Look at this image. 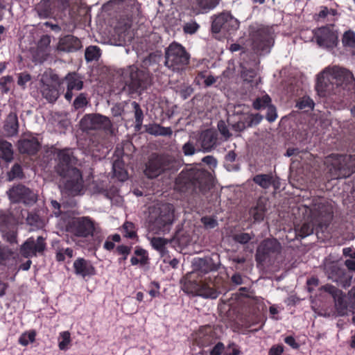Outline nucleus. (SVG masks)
<instances>
[{"instance_id": "1", "label": "nucleus", "mask_w": 355, "mask_h": 355, "mask_svg": "<svg viewBox=\"0 0 355 355\" xmlns=\"http://www.w3.org/2000/svg\"><path fill=\"white\" fill-rule=\"evenodd\" d=\"M40 18L62 22H91L89 11L73 0H41L35 7Z\"/></svg>"}, {"instance_id": "2", "label": "nucleus", "mask_w": 355, "mask_h": 355, "mask_svg": "<svg viewBox=\"0 0 355 355\" xmlns=\"http://www.w3.org/2000/svg\"><path fill=\"white\" fill-rule=\"evenodd\" d=\"M56 155L58 163L55 166V171L61 178L64 189L70 194H80L84 189V180L82 171L75 166L77 159L71 149H58Z\"/></svg>"}, {"instance_id": "3", "label": "nucleus", "mask_w": 355, "mask_h": 355, "mask_svg": "<svg viewBox=\"0 0 355 355\" xmlns=\"http://www.w3.org/2000/svg\"><path fill=\"white\" fill-rule=\"evenodd\" d=\"M277 26L278 24H272L271 26L251 24L249 26L246 42L255 54L265 55L270 52L279 33L276 30Z\"/></svg>"}, {"instance_id": "4", "label": "nucleus", "mask_w": 355, "mask_h": 355, "mask_svg": "<svg viewBox=\"0 0 355 355\" xmlns=\"http://www.w3.org/2000/svg\"><path fill=\"white\" fill-rule=\"evenodd\" d=\"M119 73L124 80L123 91L131 97L147 92L154 83L153 74L149 70L139 69L135 64L120 69Z\"/></svg>"}, {"instance_id": "5", "label": "nucleus", "mask_w": 355, "mask_h": 355, "mask_svg": "<svg viewBox=\"0 0 355 355\" xmlns=\"http://www.w3.org/2000/svg\"><path fill=\"white\" fill-rule=\"evenodd\" d=\"M176 182L182 189L192 188L202 193L209 191L211 187L210 173L205 170L191 168L182 171L176 179Z\"/></svg>"}, {"instance_id": "6", "label": "nucleus", "mask_w": 355, "mask_h": 355, "mask_svg": "<svg viewBox=\"0 0 355 355\" xmlns=\"http://www.w3.org/2000/svg\"><path fill=\"white\" fill-rule=\"evenodd\" d=\"M190 57L183 45L173 42L165 49L164 65L173 72L181 73L189 64Z\"/></svg>"}, {"instance_id": "7", "label": "nucleus", "mask_w": 355, "mask_h": 355, "mask_svg": "<svg viewBox=\"0 0 355 355\" xmlns=\"http://www.w3.org/2000/svg\"><path fill=\"white\" fill-rule=\"evenodd\" d=\"M175 220V207L169 202L158 204L150 216L153 229L164 234L169 232Z\"/></svg>"}, {"instance_id": "8", "label": "nucleus", "mask_w": 355, "mask_h": 355, "mask_svg": "<svg viewBox=\"0 0 355 355\" xmlns=\"http://www.w3.org/2000/svg\"><path fill=\"white\" fill-rule=\"evenodd\" d=\"M95 24L105 43L121 46L132 38L126 31L132 27V24H121L122 25L115 27H113L112 24L107 23Z\"/></svg>"}, {"instance_id": "9", "label": "nucleus", "mask_w": 355, "mask_h": 355, "mask_svg": "<svg viewBox=\"0 0 355 355\" xmlns=\"http://www.w3.org/2000/svg\"><path fill=\"white\" fill-rule=\"evenodd\" d=\"M64 230L71 237L85 239L94 236L95 220L87 216L72 217L64 222Z\"/></svg>"}, {"instance_id": "10", "label": "nucleus", "mask_w": 355, "mask_h": 355, "mask_svg": "<svg viewBox=\"0 0 355 355\" xmlns=\"http://www.w3.org/2000/svg\"><path fill=\"white\" fill-rule=\"evenodd\" d=\"M175 161L166 154L153 153L145 164L144 175L149 179H155L166 171L175 170Z\"/></svg>"}, {"instance_id": "11", "label": "nucleus", "mask_w": 355, "mask_h": 355, "mask_svg": "<svg viewBox=\"0 0 355 355\" xmlns=\"http://www.w3.org/2000/svg\"><path fill=\"white\" fill-rule=\"evenodd\" d=\"M307 209L309 211L311 222L315 225H326L333 218V207L331 203L324 198H313Z\"/></svg>"}, {"instance_id": "12", "label": "nucleus", "mask_w": 355, "mask_h": 355, "mask_svg": "<svg viewBox=\"0 0 355 355\" xmlns=\"http://www.w3.org/2000/svg\"><path fill=\"white\" fill-rule=\"evenodd\" d=\"M10 204L33 205L37 201V194L26 185L19 183L13 184L6 191Z\"/></svg>"}, {"instance_id": "13", "label": "nucleus", "mask_w": 355, "mask_h": 355, "mask_svg": "<svg viewBox=\"0 0 355 355\" xmlns=\"http://www.w3.org/2000/svg\"><path fill=\"white\" fill-rule=\"evenodd\" d=\"M334 25L326 24L313 31L315 41L320 46L326 49H334L337 46L339 42L338 32Z\"/></svg>"}, {"instance_id": "14", "label": "nucleus", "mask_w": 355, "mask_h": 355, "mask_svg": "<svg viewBox=\"0 0 355 355\" xmlns=\"http://www.w3.org/2000/svg\"><path fill=\"white\" fill-rule=\"evenodd\" d=\"M162 43L161 35L158 33L150 31L137 38V41L133 44V49L140 56L145 52L159 50L163 46Z\"/></svg>"}, {"instance_id": "15", "label": "nucleus", "mask_w": 355, "mask_h": 355, "mask_svg": "<svg viewBox=\"0 0 355 355\" xmlns=\"http://www.w3.org/2000/svg\"><path fill=\"white\" fill-rule=\"evenodd\" d=\"M46 249L45 239L39 236L35 239L33 236L28 238L20 246V254L26 259H31L42 254Z\"/></svg>"}, {"instance_id": "16", "label": "nucleus", "mask_w": 355, "mask_h": 355, "mask_svg": "<svg viewBox=\"0 0 355 355\" xmlns=\"http://www.w3.org/2000/svg\"><path fill=\"white\" fill-rule=\"evenodd\" d=\"M114 6H121L128 19L132 21L139 16L141 5L137 0H110L103 6V10H108Z\"/></svg>"}, {"instance_id": "17", "label": "nucleus", "mask_w": 355, "mask_h": 355, "mask_svg": "<svg viewBox=\"0 0 355 355\" xmlns=\"http://www.w3.org/2000/svg\"><path fill=\"white\" fill-rule=\"evenodd\" d=\"M279 248L280 243L276 239L263 240L257 248L255 261L257 263H263L272 254L277 252Z\"/></svg>"}, {"instance_id": "18", "label": "nucleus", "mask_w": 355, "mask_h": 355, "mask_svg": "<svg viewBox=\"0 0 355 355\" xmlns=\"http://www.w3.org/2000/svg\"><path fill=\"white\" fill-rule=\"evenodd\" d=\"M41 142L33 133H28L17 141V148L19 153L28 155H35L41 148Z\"/></svg>"}, {"instance_id": "19", "label": "nucleus", "mask_w": 355, "mask_h": 355, "mask_svg": "<svg viewBox=\"0 0 355 355\" xmlns=\"http://www.w3.org/2000/svg\"><path fill=\"white\" fill-rule=\"evenodd\" d=\"M124 150L123 149L116 148L113 153L112 171L114 177L120 182H125L128 178V172L125 168V162L123 160Z\"/></svg>"}, {"instance_id": "20", "label": "nucleus", "mask_w": 355, "mask_h": 355, "mask_svg": "<svg viewBox=\"0 0 355 355\" xmlns=\"http://www.w3.org/2000/svg\"><path fill=\"white\" fill-rule=\"evenodd\" d=\"M193 271L202 276L210 272L216 271L219 268V264L209 257L204 258H195L192 261Z\"/></svg>"}, {"instance_id": "21", "label": "nucleus", "mask_w": 355, "mask_h": 355, "mask_svg": "<svg viewBox=\"0 0 355 355\" xmlns=\"http://www.w3.org/2000/svg\"><path fill=\"white\" fill-rule=\"evenodd\" d=\"M73 272L76 276L83 279L90 278L96 274V270L91 261L83 257H78L73 263Z\"/></svg>"}, {"instance_id": "22", "label": "nucleus", "mask_w": 355, "mask_h": 355, "mask_svg": "<svg viewBox=\"0 0 355 355\" xmlns=\"http://www.w3.org/2000/svg\"><path fill=\"white\" fill-rule=\"evenodd\" d=\"M81 41L76 37L67 35L60 37L56 46L58 52L72 53L82 48Z\"/></svg>"}, {"instance_id": "23", "label": "nucleus", "mask_w": 355, "mask_h": 355, "mask_svg": "<svg viewBox=\"0 0 355 355\" xmlns=\"http://www.w3.org/2000/svg\"><path fill=\"white\" fill-rule=\"evenodd\" d=\"M83 120L87 122V128L90 130H108L112 126L110 119L101 114L85 115Z\"/></svg>"}, {"instance_id": "24", "label": "nucleus", "mask_w": 355, "mask_h": 355, "mask_svg": "<svg viewBox=\"0 0 355 355\" xmlns=\"http://www.w3.org/2000/svg\"><path fill=\"white\" fill-rule=\"evenodd\" d=\"M51 38L49 35H42L37 42L34 52V58L40 62L46 61L49 58L51 53Z\"/></svg>"}, {"instance_id": "25", "label": "nucleus", "mask_w": 355, "mask_h": 355, "mask_svg": "<svg viewBox=\"0 0 355 355\" xmlns=\"http://www.w3.org/2000/svg\"><path fill=\"white\" fill-rule=\"evenodd\" d=\"M263 118V116L259 113L243 116L238 121L232 124V129L236 132H241L248 128L258 125Z\"/></svg>"}, {"instance_id": "26", "label": "nucleus", "mask_w": 355, "mask_h": 355, "mask_svg": "<svg viewBox=\"0 0 355 355\" xmlns=\"http://www.w3.org/2000/svg\"><path fill=\"white\" fill-rule=\"evenodd\" d=\"M40 92L42 96L49 103H54L58 98L60 94L58 88L47 81L42 77L40 81Z\"/></svg>"}, {"instance_id": "27", "label": "nucleus", "mask_w": 355, "mask_h": 355, "mask_svg": "<svg viewBox=\"0 0 355 355\" xmlns=\"http://www.w3.org/2000/svg\"><path fill=\"white\" fill-rule=\"evenodd\" d=\"M200 141L203 151L209 152L216 145L217 135L215 131L207 129L202 132Z\"/></svg>"}, {"instance_id": "28", "label": "nucleus", "mask_w": 355, "mask_h": 355, "mask_svg": "<svg viewBox=\"0 0 355 355\" xmlns=\"http://www.w3.org/2000/svg\"><path fill=\"white\" fill-rule=\"evenodd\" d=\"M42 212H44L43 209H34L28 213L26 221L27 225L33 227V230H39L44 227L45 220L42 216Z\"/></svg>"}, {"instance_id": "29", "label": "nucleus", "mask_w": 355, "mask_h": 355, "mask_svg": "<svg viewBox=\"0 0 355 355\" xmlns=\"http://www.w3.org/2000/svg\"><path fill=\"white\" fill-rule=\"evenodd\" d=\"M267 210L266 201L259 199L256 205L250 209L249 215L253 220V223H261L264 220Z\"/></svg>"}, {"instance_id": "30", "label": "nucleus", "mask_w": 355, "mask_h": 355, "mask_svg": "<svg viewBox=\"0 0 355 355\" xmlns=\"http://www.w3.org/2000/svg\"><path fill=\"white\" fill-rule=\"evenodd\" d=\"M134 254L135 256H132L130 258V263L132 266H137L138 264H140L141 266H146L150 263L148 252L142 247L137 245L135 248Z\"/></svg>"}, {"instance_id": "31", "label": "nucleus", "mask_w": 355, "mask_h": 355, "mask_svg": "<svg viewBox=\"0 0 355 355\" xmlns=\"http://www.w3.org/2000/svg\"><path fill=\"white\" fill-rule=\"evenodd\" d=\"M162 57L163 53L161 50L152 51L147 56L141 59V67L144 70H149L150 67L159 65Z\"/></svg>"}, {"instance_id": "32", "label": "nucleus", "mask_w": 355, "mask_h": 355, "mask_svg": "<svg viewBox=\"0 0 355 355\" xmlns=\"http://www.w3.org/2000/svg\"><path fill=\"white\" fill-rule=\"evenodd\" d=\"M3 129L9 136H15L19 132V121L16 113L10 112L5 120Z\"/></svg>"}, {"instance_id": "33", "label": "nucleus", "mask_w": 355, "mask_h": 355, "mask_svg": "<svg viewBox=\"0 0 355 355\" xmlns=\"http://www.w3.org/2000/svg\"><path fill=\"white\" fill-rule=\"evenodd\" d=\"M119 230L123 238L138 241L137 229L134 223L128 220L125 221L119 227Z\"/></svg>"}, {"instance_id": "34", "label": "nucleus", "mask_w": 355, "mask_h": 355, "mask_svg": "<svg viewBox=\"0 0 355 355\" xmlns=\"http://www.w3.org/2000/svg\"><path fill=\"white\" fill-rule=\"evenodd\" d=\"M326 71L324 70L317 75L315 89L320 96H324L329 90L330 80L325 76Z\"/></svg>"}, {"instance_id": "35", "label": "nucleus", "mask_w": 355, "mask_h": 355, "mask_svg": "<svg viewBox=\"0 0 355 355\" xmlns=\"http://www.w3.org/2000/svg\"><path fill=\"white\" fill-rule=\"evenodd\" d=\"M253 182L264 189L270 188L272 185L277 188L275 180L270 174H257L254 176Z\"/></svg>"}, {"instance_id": "36", "label": "nucleus", "mask_w": 355, "mask_h": 355, "mask_svg": "<svg viewBox=\"0 0 355 355\" xmlns=\"http://www.w3.org/2000/svg\"><path fill=\"white\" fill-rule=\"evenodd\" d=\"M64 82L67 83V87L69 89L79 91L83 87V81L76 72L68 73L64 77Z\"/></svg>"}, {"instance_id": "37", "label": "nucleus", "mask_w": 355, "mask_h": 355, "mask_svg": "<svg viewBox=\"0 0 355 355\" xmlns=\"http://www.w3.org/2000/svg\"><path fill=\"white\" fill-rule=\"evenodd\" d=\"M338 12L336 10L332 8H328L326 6H322L318 13H315L314 19L317 21L327 20V21H335L336 20V16Z\"/></svg>"}, {"instance_id": "38", "label": "nucleus", "mask_w": 355, "mask_h": 355, "mask_svg": "<svg viewBox=\"0 0 355 355\" xmlns=\"http://www.w3.org/2000/svg\"><path fill=\"white\" fill-rule=\"evenodd\" d=\"M0 152L1 159L6 163H10L13 159V150L10 142L0 139Z\"/></svg>"}, {"instance_id": "39", "label": "nucleus", "mask_w": 355, "mask_h": 355, "mask_svg": "<svg viewBox=\"0 0 355 355\" xmlns=\"http://www.w3.org/2000/svg\"><path fill=\"white\" fill-rule=\"evenodd\" d=\"M237 157L234 150H230L225 155L224 167L227 171H239L241 168L239 164H233Z\"/></svg>"}, {"instance_id": "40", "label": "nucleus", "mask_w": 355, "mask_h": 355, "mask_svg": "<svg viewBox=\"0 0 355 355\" xmlns=\"http://www.w3.org/2000/svg\"><path fill=\"white\" fill-rule=\"evenodd\" d=\"M342 43L345 48L349 49L355 55V33L352 30L345 31L342 37Z\"/></svg>"}, {"instance_id": "41", "label": "nucleus", "mask_w": 355, "mask_h": 355, "mask_svg": "<svg viewBox=\"0 0 355 355\" xmlns=\"http://www.w3.org/2000/svg\"><path fill=\"white\" fill-rule=\"evenodd\" d=\"M347 302L345 295L338 296L335 299V308L338 316H345L347 313Z\"/></svg>"}, {"instance_id": "42", "label": "nucleus", "mask_w": 355, "mask_h": 355, "mask_svg": "<svg viewBox=\"0 0 355 355\" xmlns=\"http://www.w3.org/2000/svg\"><path fill=\"white\" fill-rule=\"evenodd\" d=\"M37 332L35 329L26 331L21 334L18 339V343L23 347H26L29 343L35 341Z\"/></svg>"}, {"instance_id": "43", "label": "nucleus", "mask_w": 355, "mask_h": 355, "mask_svg": "<svg viewBox=\"0 0 355 355\" xmlns=\"http://www.w3.org/2000/svg\"><path fill=\"white\" fill-rule=\"evenodd\" d=\"M168 241L162 237H153L150 239V245L153 248L159 252L160 254H164L166 251V245L168 244Z\"/></svg>"}, {"instance_id": "44", "label": "nucleus", "mask_w": 355, "mask_h": 355, "mask_svg": "<svg viewBox=\"0 0 355 355\" xmlns=\"http://www.w3.org/2000/svg\"><path fill=\"white\" fill-rule=\"evenodd\" d=\"M24 177L22 166L19 163H15L7 173V179L9 182L16 178L22 179Z\"/></svg>"}, {"instance_id": "45", "label": "nucleus", "mask_w": 355, "mask_h": 355, "mask_svg": "<svg viewBox=\"0 0 355 355\" xmlns=\"http://www.w3.org/2000/svg\"><path fill=\"white\" fill-rule=\"evenodd\" d=\"M71 342V334L69 331H64L60 333L58 336V347L60 350H68Z\"/></svg>"}, {"instance_id": "46", "label": "nucleus", "mask_w": 355, "mask_h": 355, "mask_svg": "<svg viewBox=\"0 0 355 355\" xmlns=\"http://www.w3.org/2000/svg\"><path fill=\"white\" fill-rule=\"evenodd\" d=\"M101 56V49L96 46H88L85 52V58L87 62L97 60Z\"/></svg>"}, {"instance_id": "47", "label": "nucleus", "mask_w": 355, "mask_h": 355, "mask_svg": "<svg viewBox=\"0 0 355 355\" xmlns=\"http://www.w3.org/2000/svg\"><path fill=\"white\" fill-rule=\"evenodd\" d=\"M132 246L126 245H119L116 247V252L121 257L118 259L119 263H123L131 252Z\"/></svg>"}, {"instance_id": "48", "label": "nucleus", "mask_w": 355, "mask_h": 355, "mask_svg": "<svg viewBox=\"0 0 355 355\" xmlns=\"http://www.w3.org/2000/svg\"><path fill=\"white\" fill-rule=\"evenodd\" d=\"M270 105L271 98L268 94H266L261 98H256L252 103L253 108L257 110L268 108Z\"/></svg>"}, {"instance_id": "49", "label": "nucleus", "mask_w": 355, "mask_h": 355, "mask_svg": "<svg viewBox=\"0 0 355 355\" xmlns=\"http://www.w3.org/2000/svg\"><path fill=\"white\" fill-rule=\"evenodd\" d=\"M13 82V78L10 75L2 76L0 78V90L2 94H8L10 90V84Z\"/></svg>"}, {"instance_id": "50", "label": "nucleus", "mask_w": 355, "mask_h": 355, "mask_svg": "<svg viewBox=\"0 0 355 355\" xmlns=\"http://www.w3.org/2000/svg\"><path fill=\"white\" fill-rule=\"evenodd\" d=\"M31 75L27 72H21L17 73V85L21 89L24 90L26 88V84L31 80Z\"/></svg>"}, {"instance_id": "51", "label": "nucleus", "mask_w": 355, "mask_h": 355, "mask_svg": "<svg viewBox=\"0 0 355 355\" xmlns=\"http://www.w3.org/2000/svg\"><path fill=\"white\" fill-rule=\"evenodd\" d=\"M315 103L309 97L304 96L297 103L296 107L299 110H304L306 107L310 110H313L314 107Z\"/></svg>"}, {"instance_id": "52", "label": "nucleus", "mask_w": 355, "mask_h": 355, "mask_svg": "<svg viewBox=\"0 0 355 355\" xmlns=\"http://www.w3.org/2000/svg\"><path fill=\"white\" fill-rule=\"evenodd\" d=\"M220 292L212 288H208L201 290L197 295L205 299H216L219 296Z\"/></svg>"}, {"instance_id": "53", "label": "nucleus", "mask_w": 355, "mask_h": 355, "mask_svg": "<svg viewBox=\"0 0 355 355\" xmlns=\"http://www.w3.org/2000/svg\"><path fill=\"white\" fill-rule=\"evenodd\" d=\"M313 232V225L309 223H304L298 232V236L305 238Z\"/></svg>"}, {"instance_id": "54", "label": "nucleus", "mask_w": 355, "mask_h": 355, "mask_svg": "<svg viewBox=\"0 0 355 355\" xmlns=\"http://www.w3.org/2000/svg\"><path fill=\"white\" fill-rule=\"evenodd\" d=\"M233 19H234V22H239L236 19L234 18L230 12H223L216 16L212 22H231Z\"/></svg>"}, {"instance_id": "55", "label": "nucleus", "mask_w": 355, "mask_h": 355, "mask_svg": "<svg viewBox=\"0 0 355 355\" xmlns=\"http://www.w3.org/2000/svg\"><path fill=\"white\" fill-rule=\"evenodd\" d=\"M42 77H44L46 80H51V82L56 84L59 87H61L64 83V78H60L56 73L52 71L49 74L45 73Z\"/></svg>"}, {"instance_id": "56", "label": "nucleus", "mask_w": 355, "mask_h": 355, "mask_svg": "<svg viewBox=\"0 0 355 355\" xmlns=\"http://www.w3.org/2000/svg\"><path fill=\"white\" fill-rule=\"evenodd\" d=\"M252 239V236L245 232H241L234 235L233 239L236 243L240 244H247Z\"/></svg>"}, {"instance_id": "57", "label": "nucleus", "mask_w": 355, "mask_h": 355, "mask_svg": "<svg viewBox=\"0 0 355 355\" xmlns=\"http://www.w3.org/2000/svg\"><path fill=\"white\" fill-rule=\"evenodd\" d=\"M87 104V94L85 93H80L78 96H76L73 103V105L76 110L83 108Z\"/></svg>"}, {"instance_id": "58", "label": "nucleus", "mask_w": 355, "mask_h": 355, "mask_svg": "<svg viewBox=\"0 0 355 355\" xmlns=\"http://www.w3.org/2000/svg\"><path fill=\"white\" fill-rule=\"evenodd\" d=\"M241 76L245 80L251 83L253 81V78L257 76V71L254 69H247L243 67Z\"/></svg>"}, {"instance_id": "59", "label": "nucleus", "mask_w": 355, "mask_h": 355, "mask_svg": "<svg viewBox=\"0 0 355 355\" xmlns=\"http://www.w3.org/2000/svg\"><path fill=\"white\" fill-rule=\"evenodd\" d=\"M131 105L133 108L134 116L136 121L144 120V115L142 109L139 103L137 101H132Z\"/></svg>"}, {"instance_id": "60", "label": "nucleus", "mask_w": 355, "mask_h": 355, "mask_svg": "<svg viewBox=\"0 0 355 355\" xmlns=\"http://www.w3.org/2000/svg\"><path fill=\"white\" fill-rule=\"evenodd\" d=\"M220 0H198L199 6L203 9L211 10L214 8Z\"/></svg>"}, {"instance_id": "61", "label": "nucleus", "mask_w": 355, "mask_h": 355, "mask_svg": "<svg viewBox=\"0 0 355 355\" xmlns=\"http://www.w3.org/2000/svg\"><path fill=\"white\" fill-rule=\"evenodd\" d=\"M277 118V109L276 107L273 105H270L267 108V112L266 114V119L270 123H272L276 120Z\"/></svg>"}, {"instance_id": "62", "label": "nucleus", "mask_w": 355, "mask_h": 355, "mask_svg": "<svg viewBox=\"0 0 355 355\" xmlns=\"http://www.w3.org/2000/svg\"><path fill=\"white\" fill-rule=\"evenodd\" d=\"M201 222L206 228H214L218 225V221L211 216H204L201 218Z\"/></svg>"}, {"instance_id": "63", "label": "nucleus", "mask_w": 355, "mask_h": 355, "mask_svg": "<svg viewBox=\"0 0 355 355\" xmlns=\"http://www.w3.org/2000/svg\"><path fill=\"white\" fill-rule=\"evenodd\" d=\"M193 92V88L191 85H182L179 91L180 97L183 100L187 99Z\"/></svg>"}, {"instance_id": "64", "label": "nucleus", "mask_w": 355, "mask_h": 355, "mask_svg": "<svg viewBox=\"0 0 355 355\" xmlns=\"http://www.w3.org/2000/svg\"><path fill=\"white\" fill-rule=\"evenodd\" d=\"M240 354L241 351L238 346L234 343H232L228 345L223 355H239Z\"/></svg>"}]
</instances>
